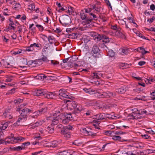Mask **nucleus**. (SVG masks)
Here are the masks:
<instances>
[{"label":"nucleus","mask_w":155,"mask_h":155,"mask_svg":"<svg viewBox=\"0 0 155 155\" xmlns=\"http://www.w3.org/2000/svg\"><path fill=\"white\" fill-rule=\"evenodd\" d=\"M91 54L93 57L92 58H89V62L92 64H94L96 62V58H99L101 57V50L99 47L96 45H94L91 48Z\"/></svg>","instance_id":"obj_1"},{"label":"nucleus","mask_w":155,"mask_h":155,"mask_svg":"<svg viewBox=\"0 0 155 155\" xmlns=\"http://www.w3.org/2000/svg\"><path fill=\"white\" fill-rule=\"evenodd\" d=\"M67 105L68 109L70 110H74L73 114L76 115H78L81 111V107L79 105H77L75 101L68 100Z\"/></svg>","instance_id":"obj_2"},{"label":"nucleus","mask_w":155,"mask_h":155,"mask_svg":"<svg viewBox=\"0 0 155 155\" xmlns=\"http://www.w3.org/2000/svg\"><path fill=\"white\" fill-rule=\"evenodd\" d=\"M35 94L37 96H43L48 99L54 98L55 92H49L44 89H37L35 91Z\"/></svg>","instance_id":"obj_3"},{"label":"nucleus","mask_w":155,"mask_h":155,"mask_svg":"<svg viewBox=\"0 0 155 155\" xmlns=\"http://www.w3.org/2000/svg\"><path fill=\"white\" fill-rule=\"evenodd\" d=\"M73 128L71 126L64 127L61 124H59V131L61 135H63L64 137L68 139L70 137V133L69 130Z\"/></svg>","instance_id":"obj_4"},{"label":"nucleus","mask_w":155,"mask_h":155,"mask_svg":"<svg viewBox=\"0 0 155 155\" xmlns=\"http://www.w3.org/2000/svg\"><path fill=\"white\" fill-rule=\"evenodd\" d=\"M31 110L28 108H25L21 110L20 114L19 116V117L16 123H15V125L17 124L18 123L20 122L21 120H23V121H25L27 119V116L28 115Z\"/></svg>","instance_id":"obj_5"},{"label":"nucleus","mask_w":155,"mask_h":155,"mask_svg":"<svg viewBox=\"0 0 155 155\" xmlns=\"http://www.w3.org/2000/svg\"><path fill=\"white\" fill-rule=\"evenodd\" d=\"M6 139L7 140V141H6L8 143L13 144L19 142L21 141L25 140V138L20 136L14 137V134L11 133V135L9 136Z\"/></svg>","instance_id":"obj_6"},{"label":"nucleus","mask_w":155,"mask_h":155,"mask_svg":"<svg viewBox=\"0 0 155 155\" xmlns=\"http://www.w3.org/2000/svg\"><path fill=\"white\" fill-rule=\"evenodd\" d=\"M92 36L95 40L97 41L102 40V42L105 43H108L110 41V38L107 36L103 34H99L96 32L93 33Z\"/></svg>","instance_id":"obj_7"},{"label":"nucleus","mask_w":155,"mask_h":155,"mask_svg":"<svg viewBox=\"0 0 155 155\" xmlns=\"http://www.w3.org/2000/svg\"><path fill=\"white\" fill-rule=\"evenodd\" d=\"M59 21L64 26L69 25L71 23V17L67 15H63L60 16Z\"/></svg>","instance_id":"obj_8"},{"label":"nucleus","mask_w":155,"mask_h":155,"mask_svg":"<svg viewBox=\"0 0 155 155\" xmlns=\"http://www.w3.org/2000/svg\"><path fill=\"white\" fill-rule=\"evenodd\" d=\"M116 95L115 93H113L109 91H107L105 92H102L101 93L100 96L101 97H105L108 98L112 97H114Z\"/></svg>","instance_id":"obj_9"},{"label":"nucleus","mask_w":155,"mask_h":155,"mask_svg":"<svg viewBox=\"0 0 155 155\" xmlns=\"http://www.w3.org/2000/svg\"><path fill=\"white\" fill-rule=\"evenodd\" d=\"M68 101V100H66L62 98H59V107L61 109V108H64V109L67 106Z\"/></svg>","instance_id":"obj_10"},{"label":"nucleus","mask_w":155,"mask_h":155,"mask_svg":"<svg viewBox=\"0 0 155 155\" xmlns=\"http://www.w3.org/2000/svg\"><path fill=\"white\" fill-rule=\"evenodd\" d=\"M68 94V93L67 92L65 89H61L59 90V98H62V99L67 98Z\"/></svg>","instance_id":"obj_11"},{"label":"nucleus","mask_w":155,"mask_h":155,"mask_svg":"<svg viewBox=\"0 0 155 155\" xmlns=\"http://www.w3.org/2000/svg\"><path fill=\"white\" fill-rule=\"evenodd\" d=\"M96 116L97 117L96 118L97 119V121L94 120L93 122L95 121L97 124H98V123L100 122V120L105 119V116L104 114H96Z\"/></svg>","instance_id":"obj_12"},{"label":"nucleus","mask_w":155,"mask_h":155,"mask_svg":"<svg viewBox=\"0 0 155 155\" xmlns=\"http://www.w3.org/2000/svg\"><path fill=\"white\" fill-rule=\"evenodd\" d=\"M91 76L93 78L98 79L101 78V77H103L102 74L100 71L95 72L91 74Z\"/></svg>","instance_id":"obj_13"},{"label":"nucleus","mask_w":155,"mask_h":155,"mask_svg":"<svg viewBox=\"0 0 155 155\" xmlns=\"http://www.w3.org/2000/svg\"><path fill=\"white\" fill-rule=\"evenodd\" d=\"M58 116L57 115V114L54 113L52 117L53 120L51 124L52 126H54L58 124Z\"/></svg>","instance_id":"obj_14"},{"label":"nucleus","mask_w":155,"mask_h":155,"mask_svg":"<svg viewBox=\"0 0 155 155\" xmlns=\"http://www.w3.org/2000/svg\"><path fill=\"white\" fill-rule=\"evenodd\" d=\"M68 8L61 2L59 3V12H61L63 11L67 10Z\"/></svg>","instance_id":"obj_15"},{"label":"nucleus","mask_w":155,"mask_h":155,"mask_svg":"<svg viewBox=\"0 0 155 155\" xmlns=\"http://www.w3.org/2000/svg\"><path fill=\"white\" fill-rule=\"evenodd\" d=\"M90 16H92L89 17V18H87V22L89 24L90 22H91L93 20H97V16L96 15L94 14H93L92 13H90V15H89Z\"/></svg>","instance_id":"obj_16"},{"label":"nucleus","mask_w":155,"mask_h":155,"mask_svg":"<svg viewBox=\"0 0 155 155\" xmlns=\"http://www.w3.org/2000/svg\"><path fill=\"white\" fill-rule=\"evenodd\" d=\"M59 113H60V114H59V118H60L61 120H62L64 118H65V112L64 110V108H61V109H60V111H59Z\"/></svg>","instance_id":"obj_17"},{"label":"nucleus","mask_w":155,"mask_h":155,"mask_svg":"<svg viewBox=\"0 0 155 155\" xmlns=\"http://www.w3.org/2000/svg\"><path fill=\"white\" fill-rule=\"evenodd\" d=\"M80 15L81 18L82 20H85L86 23L88 24L87 21V18H89V16L87 17V14L84 13L83 11L81 12Z\"/></svg>","instance_id":"obj_18"},{"label":"nucleus","mask_w":155,"mask_h":155,"mask_svg":"<svg viewBox=\"0 0 155 155\" xmlns=\"http://www.w3.org/2000/svg\"><path fill=\"white\" fill-rule=\"evenodd\" d=\"M131 110L132 112L130 115L132 116V117L133 116L136 115L137 114H140V109H138L137 108H134L132 109Z\"/></svg>","instance_id":"obj_19"},{"label":"nucleus","mask_w":155,"mask_h":155,"mask_svg":"<svg viewBox=\"0 0 155 155\" xmlns=\"http://www.w3.org/2000/svg\"><path fill=\"white\" fill-rule=\"evenodd\" d=\"M112 139L115 140H119L121 142L127 141V140H121V137L120 136H113L112 137Z\"/></svg>","instance_id":"obj_20"},{"label":"nucleus","mask_w":155,"mask_h":155,"mask_svg":"<svg viewBox=\"0 0 155 155\" xmlns=\"http://www.w3.org/2000/svg\"><path fill=\"white\" fill-rule=\"evenodd\" d=\"M126 91V88L125 87H122L116 89V92L119 94H123Z\"/></svg>","instance_id":"obj_21"},{"label":"nucleus","mask_w":155,"mask_h":155,"mask_svg":"<svg viewBox=\"0 0 155 155\" xmlns=\"http://www.w3.org/2000/svg\"><path fill=\"white\" fill-rule=\"evenodd\" d=\"M59 155H71L70 153L68 152L67 151L63 150L61 151L60 150H59Z\"/></svg>","instance_id":"obj_22"},{"label":"nucleus","mask_w":155,"mask_h":155,"mask_svg":"<svg viewBox=\"0 0 155 155\" xmlns=\"http://www.w3.org/2000/svg\"><path fill=\"white\" fill-rule=\"evenodd\" d=\"M68 8L67 10H66L67 12L70 15H74V14H73L74 12V8L70 6V8L68 7Z\"/></svg>","instance_id":"obj_23"},{"label":"nucleus","mask_w":155,"mask_h":155,"mask_svg":"<svg viewBox=\"0 0 155 155\" xmlns=\"http://www.w3.org/2000/svg\"><path fill=\"white\" fill-rule=\"evenodd\" d=\"M47 110V109L46 107L42 108L40 109L39 110H38L37 111V113L38 114V115H39L40 114L44 113L46 112Z\"/></svg>","instance_id":"obj_24"},{"label":"nucleus","mask_w":155,"mask_h":155,"mask_svg":"<svg viewBox=\"0 0 155 155\" xmlns=\"http://www.w3.org/2000/svg\"><path fill=\"white\" fill-rule=\"evenodd\" d=\"M108 55L111 57H114L115 55V53L112 50L108 49L107 52Z\"/></svg>","instance_id":"obj_25"},{"label":"nucleus","mask_w":155,"mask_h":155,"mask_svg":"<svg viewBox=\"0 0 155 155\" xmlns=\"http://www.w3.org/2000/svg\"><path fill=\"white\" fill-rule=\"evenodd\" d=\"M74 60L73 59L72 57H70L69 61L68 62V65L71 68H72L73 67V63L74 62Z\"/></svg>","instance_id":"obj_26"},{"label":"nucleus","mask_w":155,"mask_h":155,"mask_svg":"<svg viewBox=\"0 0 155 155\" xmlns=\"http://www.w3.org/2000/svg\"><path fill=\"white\" fill-rule=\"evenodd\" d=\"M120 54L123 55L127 54L128 53V49L127 48H121L120 49Z\"/></svg>","instance_id":"obj_27"},{"label":"nucleus","mask_w":155,"mask_h":155,"mask_svg":"<svg viewBox=\"0 0 155 155\" xmlns=\"http://www.w3.org/2000/svg\"><path fill=\"white\" fill-rule=\"evenodd\" d=\"M78 35L77 33H71L69 34V38L72 39L76 38Z\"/></svg>","instance_id":"obj_28"},{"label":"nucleus","mask_w":155,"mask_h":155,"mask_svg":"<svg viewBox=\"0 0 155 155\" xmlns=\"http://www.w3.org/2000/svg\"><path fill=\"white\" fill-rule=\"evenodd\" d=\"M43 57H42L41 58L39 59L38 60H36V61H35V62L37 61H40L41 60L42 61L44 62H48L49 61V60H48L47 57L46 56H45L44 55H43Z\"/></svg>","instance_id":"obj_29"},{"label":"nucleus","mask_w":155,"mask_h":155,"mask_svg":"<svg viewBox=\"0 0 155 155\" xmlns=\"http://www.w3.org/2000/svg\"><path fill=\"white\" fill-rule=\"evenodd\" d=\"M8 123L7 122H6L2 124V127H0V129L2 130H5L8 127Z\"/></svg>","instance_id":"obj_30"},{"label":"nucleus","mask_w":155,"mask_h":155,"mask_svg":"<svg viewBox=\"0 0 155 155\" xmlns=\"http://www.w3.org/2000/svg\"><path fill=\"white\" fill-rule=\"evenodd\" d=\"M57 76L56 75L51 74V76H48V78H49L50 79H51L53 81H56L57 79Z\"/></svg>","instance_id":"obj_31"},{"label":"nucleus","mask_w":155,"mask_h":155,"mask_svg":"<svg viewBox=\"0 0 155 155\" xmlns=\"http://www.w3.org/2000/svg\"><path fill=\"white\" fill-rule=\"evenodd\" d=\"M31 46H32L33 48H34V46L36 47H37V48H39V49H41L42 48V46H41V44H38V43L37 44L36 43H34L33 44H31Z\"/></svg>","instance_id":"obj_32"},{"label":"nucleus","mask_w":155,"mask_h":155,"mask_svg":"<svg viewBox=\"0 0 155 155\" xmlns=\"http://www.w3.org/2000/svg\"><path fill=\"white\" fill-rule=\"evenodd\" d=\"M31 44L30 46H28L26 48V49L25 50L26 51H32L34 50V48H33L32 46H31Z\"/></svg>","instance_id":"obj_33"},{"label":"nucleus","mask_w":155,"mask_h":155,"mask_svg":"<svg viewBox=\"0 0 155 155\" xmlns=\"http://www.w3.org/2000/svg\"><path fill=\"white\" fill-rule=\"evenodd\" d=\"M48 39L51 44H52L53 43V41H54V38L52 36H49Z\"/></svg>","instance_id":"obj_34"},{"label":"nucleus","mask_w":155,"mask_h":155,"mask_svg":"<svg viewBox=\"0 0 155 155\" xmlns=\"http://www.w3.org/2000/svg\"><path fill=\"white\" fill-rule=\"evenodd\" d=\"M58 145V142L56 141H54L52 142L50 147L53 148L57 147Z\"/></svg>","instance_id":"obj_35"},{"label":"nucleus","mask_w":155,"mask_h":155,"mask_svg":"<svg viewBox=\"0 0 155 155\" xmlns=\"http://www.w3.org/2000/svg\"><path fill=\"white\" fill-rule=\"evenodd\" d=\"M87 103L89 106H94L96 104V102L95 101L92 100L88 101Z\"/></svg>","instance_id":"obj_36"},{"label":"nucleus","mask_w":155,"mask_h":155,"mask_svg":"<svg viewBox=\"0 0 155 155\" xmlns=\"http://www.w3.org/2000/svg\"><path fill=\"white\" fill-rule=\"evenodd\" d=\"M12 149L15 151H20L22 150V148L21 147L18 146L13 147Z\"/></svg>","instance_id":"obj_37"},{"label":"nucleus","mask_w":155,"mask_h":155,"mask_svg":"<svg viewBox=\"0 0 155 155\" xmlns=\"http://www.w3.org/2000/svg\"><path fill=\"white\" fill-rule=\"evenodd\" d=\"M136 34L137 36H138L139 37L143 39H147L144 36H143L141 33H140L139 32H137Z\"/></svg>","instance_id":"obj_38"},{"label":"nucleus","mask_w":155,"mask_h":155,"mask_svg":"<svg viewBox=\"0 0 155 155\" xmlns=\"http://www.w3.org/2000/svg\"><path fill=\"white\" fill-rule=\"evenodd\" d=\"M65 118L69 120L70 121L71 120V118H72L71 114H66L65 115Z\"/></svg>","instance_id":"obj_39"},{"label":"nucleus","mask_w":155,"mask_h":155,"mask_svg":"<svg viewBox=\"0 0 155 155\" xmlns=\"http://www.w3.org/2000/svg\"><path fill=\"white\" fill-rule=\"evenodd\" d=\"M30 144V142H26L22 143L21 147L22 148V149H25V146H27L29 145Z\"/></svg>","instance_id":"obj_40"},{"label":"nucleus","mask_w":155,"mask_h":155,"mask_svg":"<svg viewBox=\"0 0 155 155\" xmlns=\"http://www.w3.org/2000/svg\"><path fill=\"white\" fill-rule=\"evenodd\" d=\"M89 136H91L92 137H94L97 136L96 133H93L92 132L89 131L87 134Z\"/></svg>","instance_id":"obj_41"},{"label":"nucleus","mask_w":155,"mask_h":155,"mask_svg":"<svg viewBox=\"0 0 155 155\" xmlns=\"http://www.w3.org/2000/svg\"><path fill=\"white\" fill-rule=\"evenodd\" d=\"M129 65V64H127V63H123L120 65L121 67H123L122 69L126 68H128Z\"/></svg>","instance_id":"obj_42"},{"label":"nucleus","mask_w":155,"mask_h":155,"mask_svg":"<svg viewBox=\"0 0 155 155\" xmlns=\"http://www.w3.org/2000/svg\"><path fill=\"white\" fill-rule=\"evenodd\" d=\"M141 115V114H137L136 115L133 116V117L134 118V119L136 120L140 119L142 118V116H140Z\"/></svg>","instance_id":"obj_43"},{"label":"nucleus","mask_w":155,"mask_h":155,"mask_svg":"<svg viewBox=\"0 0 155 155\" xmlns=\"http://www.w3.org/2000/svg\"><path fill=\"white\" fill-rule=\"evenodd\" d=\"M15 89L16 88H13L11 90H9L8 92L6 93V95H8L10 94H12L14 93Z\"/></svg>","instance_id":"obj_44"},{"label":"nucleus","mask_w":155,"mask_h":155,"mask_svg":"<svg viewBox=\"0 0 155 155\" xmlns=\"http://www.w3.org/2000/svg\"><path fill=\"white\" fill-rule=\"evenodd\" d=\"M41 125V121H39V122H37L35 123L34 124L32 125L33 126L32 127L34 128L35 127H37L38 126H39Z\"/></svg>","instance_id":"obj_45"},{"label":"nucleus","mask_w":155,"mask_h":155,"mask_svg":"<svg viewBox=\"0 0 155 155\" xmlns=\"http://www.w3.org/2000/svg\"><path fill=\"white\" fill-rule=\"evenodd\" d=\"M89 128H87V129L86 128H82V130L83 131V132L86 134H88L89 132L90 131L89 130Z\"/></svg>","instance_id":"obj_46"},{"label":"nucleus","mask_w":155,"mask_h":155,"mask_svg":"<svg viewBox=\"0 0 155 155\" xmlns=\"http://www.w3.org/2000/svg\"><path fill=\"white\" fill-rule=\"evenodd\" d=\"M141 136L144 139H150V136L147 134H145L144 135H142Z\"/></svg>","instance_id":"obj_47"},{"label":"nucleus","mask_w":155,"mask_h":155,"mask_svg":"<svg viewBox=\"0 0 155 155\" xmlns=\"http://www.w3.org/2000/svg\"><path fill=\"white\" fill-rule=\"evenodd\" d=\"M14 4H15V5L13 8L14 9H15V10L17 8H18L20 7V5L19 4V3H14Z\"/></svg>","instance_id":"obj_48"},{"label":"nucleus","mask_w":155,"mask_h":155,"mask_svg":"<svg viewBox=\"0 0 155 155\" xmlns=\"http://www.w3.org/2000/svg\"><path fill=\"white\" fill-rule=\"evenodd\" d=\"M24 27V26H22L21 25L19 24L18 26L17 27V28L18 29V31L19 34L22 31V27Z\"/></svg>","instance_id":"obj_49"},{"label":"nucleus","mask_w":155,"mask_h":155,"mask_svg":"<svg viewBox=\"0 0 155 155\" xmlns=\"http://www.w3.org/2000/svg\"><path fill=\"white\" fill-rule=\"evenodd\" d=\"M22 101V100L19 98L18 99H15L14 101V103L15 104H18L19 103H21Z\"/></svg>","instance_id":"obj_50"},{"label":"nucleus","mask_w":155,"mask_h":155,"mask_svg":"<svg viewBox=\"0 0 155 155\" xmlns=\"http://www.w3.org/2000/svg\"><path fill=\"white\" fill-rule=\"evenodd\" d=\"M155 19V16H153L151 18L148 19L147 21H148L149 23H151Z\"/></svg>","instance_id":"obj_51"},{"label":"nucleus","mask_w":155,"mask_h":155,"mask_svg":"<svg viewBox=\"0 0 155 155\" xmlns=\"http://www.w3.org/2000/svg\"><path fill=\"white\" fill-rule=\"evenodd\" d=\"M85 12L86 13H87L89 14V15H90V13H91V12L92 11V8H88L87 9H85Z\"/></svg>","instance_id":"obj_52"},{"label":"nucleus","mask_w":155,"mask_h":155,"mask_svg":"<svg viewBox=\"0 0 155 155\" xmlns=\"http://www.w3.org/2000/svg\"><path fill=\"white\" fill-rule=\"evenodd\" d=\"M62 120V122L63 123H64V124H66L68 123L69 122V120H68L67 119L65 118H64Z\"/></svg>","instance_id":"obj_53"},{"label":"nucleus","mask_w":155,"mask_h":155,"mask_svg":"<svg viewBox=\"0 0 155 155\" xmlns=\"http://www.w3.org/2000/svg\"><path fill=\"white\" fill-rule=\"evenodd\" d=\"M14 77L12 76H10L8 78L6 79V81L7 82H10L12 80V79Z\"/></svg>","instance_id":"obj_54"},{"label":"nucleus","mask_w":155,"mask_h":155,"mask_svg":"<svg viewBox=\"0 0 155 155\" xmlns=\"http://www.w3.org/2000/svg\"><path fill=\"white\" fill-rule=\"evenodd\" d=\"M147 113V111L146 110H144V109H140V114H146Z\"/></svg>","instance_id":"obj_55"},{"label":"nucleus","mask_w":155,"mask_h":155,"mask_svg":"<svg viewBox=\"0 0 155 155\" xmlns=\"http://www.w3.org/2000/svg\"><path fill=\"white\" fill-rule=\"evenodd\" d=\"M112 133H114V132L113 131L112 132L111 131H107L105 132V134L106 135H111Z\"/></svg>","instance_id":"obj_56"},{"label":"nucleus","mask_w":155,"mask_h":155,"mask_svg":"<svg viewBox=\"0 0 155 155\" xmlns=\"http://www.w3.org/2000/svg\"><path fill=\"white\" fill-rule=\"evenodd\" d=\"M142 90L143 89H141V88L139 87H137V88L134 89V91H135L137 92L138 93H139L140 91H142Z\"/></svg>","instance_id":"obj_57"},{"label":"nucleus","mask_w":155,"mask_h":155,"mask_svg":"<svg viewBox=\"0 0 155 155\" xmlns=\"http://www.w3.org/2000/svg\"><path fill=\"white\" fill-rule=\"evenodd\" d=\"M36 26L38 27L39 29V30L41 31H43L44 30V28L42 26L39 25H36Z\"/></svg>","instance_id":"obj_58"},{"label":"nucleus","mask_w":155,"mask_h":155,"mask_svg":"<svg viewBox=\"0 0 155 155\" xmlns=\"http://www.w3.org/2000/svg\"><path fill=\"white\" fill-rule=\"evenodd\" d=\"M21 51H22L21 49H20L18 50L17 51H14L13 54H14L15 55H16L17 54L21 53Z\"/></svg>","instance_id":"obj_59"},{"label":"nucleus","mask_w":155,"mask_h":155,"mask_svg":"<svg viewBox=\"0 0 155 155\" xmlns=\"http://www.w3.org/2000/svg\"><path fill=\"white\" fill-rule=\"evenodd\" d=\"M75 28H67L66 29V31L67 32H71L73 31V30H74V29Z\"/></svg>","instance_id":"obj_60"},{"label":"nucleus","mask_w":155,"mask_h":155,"mask_svg":"<svg viewBox=\"0 0 155 155\" xmlns=\"http://www.w3.org/2000/svg\"><path fill=\"white\" fill-rule=\"evenodd\" d=\"M8 27V29H13V30H15V27L13 26L12 25H9L8 26H7Z\"/></svg>","instance_id":"obj_61"},{"label":"nucleus","mask_w":155,"mask_h":155,"mask_svg":"<svg viewBox=\"0 0 155 155\" xmlns=\"http://www.w3.org/2000/svg\"><path fill=\"white\" fill-rule=\"evenodd\" d=\"M67 96L68 97H67V98H68V99H71V100H73L74 98V97L72 96L70 94H68Z\"/></svg>","instance_id":"obj_62"},{"label":"nucleus","mask_w":155,"mask_h":155,"mask_svg":"<svg viewBox=\"0 0 155 155\" xmlns=\"http://www.w3.org/2000/svg\"><path fill=\"white\" fill-rule=\"evenodd\" d=\"M65 81L64 79V77H61L59 78V82L62 83Z\"/></svg>","instance_id":"obj_63"},{"label":"nucleus","mask_w":155,"mask_h":155,"mask_svg":"<svg viewBox=\"0 0 155 155\" xmlns=\"http://www.w3.org/2000/svg\"><path fill=\"white\" fill-rule=\"evenodd\" d=\"M125 155H133V154L132 151H128L125 153Z\"/></svg>","instance_id":"obj_64"}]
</instances>
